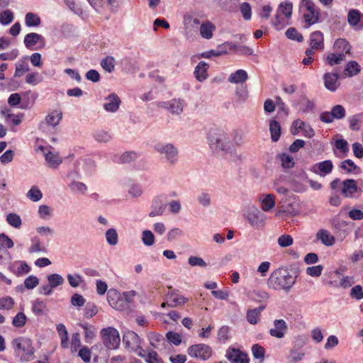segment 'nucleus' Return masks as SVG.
Listing matches in <instances>:
<instances>
[{"instance_id":"nucleus-34","label":"nucleus","mask_w":363,"mask_h":363,"mask_svg":"<svg viewBox=\"0 0 363 363\" xmlns=\"http://www.w3.org/2000/svg\"><path fill=\"white\" fill-rule=\"evenodd\" d=\"M265 308L264 306H261L257 308L249 310L247 313V321L251 324H256L258 321L260 313Z\"/></svg>"},{"instance_id":"nucleus-48","label":"nucleus","mask_w":363,"mask_h":363,"mask_svg":"<svg viewBox=\"0 0 363 363\" xmlns=\"http://www.w3.org/2000/svg\"><path fill=\"white\" fill-rule=\"evenodd\" d=\"M281 164L284 168L290 169L294 166V158L287 153H283L279 156Z\"/></svg>"},{"instance_id":"nucleus-13","label":"nucleus","mask_w":363,"mask_h":363,"mask_svg":"<svg viewBox=\"0 0 363 363\" xmlns=\"http://www.w3.org/2000/svg\"><path fill=\"white\" fill-rule=\"evenodd\" d=\"M150 345L155 349L162 352L169 347V342L160 334L150 333L147 334Z\"/></svg>"},{"instance_id":"nucleus-42","label":"nucleus","mask_w":363,"mask_h":363,"mask_svg":"<svg viewBox=\"0 0 363 363\" xmlns=\"http://www.w3.org/2000/svg\"><path fill=\"white\" fill-rule=\"evenodd\" d=\"M32 245L30 246L28 251L30 253L35 252H45L46 248L41 245L40 239L38 237H33L31 239Z\"/></svg>"},{"instance_id":"nucleus-56","label":"nucleus","mask_w":363,"mask_h":363,"mask_svg":"<svg viewBox=\"0 0 363 363\" xmlns=\"http://www.w3.org/2000/svg\"><path fill=\"white\" fill-rule=\"evenodd\" d=\"M199 203L203 207H208L211 204V195L207 192H201L197 196Z\"/></svg>"},{"instance_id":"nucleus-21","label":"nucleus","mask_w":363,"mask_h":363,"mask_svg":"<svg viewBox=\"0 0 363 363\" xmlns=\"http://www.w3.org/2000/svg\"><path fill=\"white\" fill-rule=\"evenodd\" d=\"M316 238L326 246H332L335 242V237L328 230L324 229L318 230Z\"/></svg>"},{"instance_id":"nucleus-52","label":"nucleus","mask_w":363,"mask_h":363,"mask_svg":"<svg viewBox=\"0 0 363 363\" xmlns=\"http://www.w3.org/2000/svg\"><path fill=\"white\" fill-rule=\"evenodd\" d=\"M285 34L286 36L291 40H297L298 42H302L303 40V35L294 28H288Z\"/></svg>"},{"instance_id":"nucleus-3","label":"nucleus","mask_w":363,"mask_h":363,"mask_svg":"<svg viewBox=\"0 0 363 363\" xmlns=\"http://www.w3.org/2000/svg\"><path fill=\"white\" fill-rule=\"evenodd\" d=\"M13 345L16 352H22L21 359L30 361L34 357V348L32 346L31 340L28 338L19 337L13 341Z\"/></svg>"},{"instance_id":"nucleus-63","label":"nucleus","mask_w":363,"mask_h":363,"mask_svg":"<svg viewBox=\"0 0 363 363\" xmlns=\"http://www.w3.org/2000/svg\"><path fill=\"white\" fill-rule=\"evenodd\" d=\"M335 147L344 155H346V153L349 151L348 143L344 139L337 140L335 141Z\"/></svg>"},{"instance_id":"nucleus-47","label":"nucleus","mask_w":363,"mask_h":363,"mask_svg":"<svg viewBox=\"0 0 363 363\" xmlns=\"http://www.w3.org/2000/svg\"><path fill=\"white\" fill-rule=\"evenodd\" d=\"M345 54L342 52L331 53L328 55L327 61L330 65H338L345 60Z\"/></svg>"},{"instance_id":"nucleus-27","label":"nucleus","mask_w":363,"mask_h":363,"mask_svg":"<svg viewBox=\"0 0 363 363\" xmlns=\"http://www.w3.org/2000/svg\"><path fill=\"white\" fill-rule=\"evenodd\" d=\"M186 301L187 298H186L185 297L172 293L168 294L167 296V306L174 308L184 304Z\"/></svg>"},{"instance_id":"nucleus-43","label":"nucleus","mask_w":363,"mask_h":363,"mask_svg":"<svg viewBox=\"0 0 363 363\" xmlns=\"http://www.w3.org/2000/svg\"><path fill=\"white\" fill-rule=\"evenodd\" d=\"M107 242L110 245H116L118 241V235L117 231L114 228H109L105 233Z\"/></svg>"},{"instance_id":"nucleus-14","label":"nucleus","mask_w":363,"mask_h":363,"mask_svg":"<svg viewBox=\"0 0 363 363\" xmlns=\"http://www.w3.org/2000/svg\"><path fill=\"white\" fill-rule=\"evenodd\" d=\"M121 103L118 96L113 93L105 98L104 108L108 112L114 113L118 110Z\"/></svg>"},{"instance_id":"nucleus-37","label":"nucleus","mask_w":363,"mask_h":363,"mask_svg":"<svg viewBox=\"0 0 363 363\" xmlns=\"http://www.w3.org/2000/svg\"><path fill=\"white\" fill-rule=\"evenodd\" d=\"M101 66L108 73L113 72L115 69V59L112 56H106L101 61Z\"/></svg>"},{"instance_id":"nucleus-16","label":"nucleus","mask_w":363,"mask_h":363,"mask_svg":"<svg viewBox=\"0 0 363 363\" xmlns=\"http://www.w3.org/2000/svg\"><path fill=\"white\" fill-rule=\"evenodd\" d=\"M123 342L125 345V347L130 349L131 350L135 347H138L141 344V340L133 331H127L123 334Z\"/></svg>"},{"instance_id":"nucleus-17","label":"nucleus","mask_w":363,"mask_h":363,"mask_svg":"<svg viewBox=\"0 0 363 363\" xmlns=\"http://www.w3.org/2000/svg\"><path fill=\"white\" fill-rule=\"evenodd\" d=\"M347 21L350 25L354 27L355 29H363V16L359 11L355 9L350 11Z\"/></svg>"},{"instance_id":"nucleus-58","label":"nucleus","mask_w":363,"mask_h":363,"mask_svg":"<svg viewBox=\"0 0 363 363\" xmlns=\"http://www.w3.org/2000/svg\"><path fill=\"white\" fill-rule=\"evenodd\" d=\"M166 340L169 344L172 343L175 345H179L182 342V338L179 333L169 331L166 334Z\"/></svg>"},{"instance_id":"nucleus-10","label":"nucleus","mask_w":363,"mask_h":363,"mask_svg":"<svg viewBox=\"0 0 363 363\" xmlns=\"http://www.w3.org/2000/svg\"><path fill=\"white\" fill-rule=\"evenodd\" d=\"M107 300L110 306L116 310L127 309V302L123 300L121 294L116 289H111L107 293Z\"/></svg>"},{"instance_id":"nucleus-45","label":"nucleus","mask_w":363,"mask_h":363,"mask_svg":"<svg viewBox=\"0 0 363 363\" xmlns=\"http://www.w3.org/2000/svg\"><path fill=\"white\" fill-rule=\"evenodd\" d=\"M69 188L71 191L75 193H79L82 194H84L87 191V186L85 184L73 181L69 184Z\"/></svg>"},{"instance_id":"nucleus-5","label":"nucleus","mask_w":363,"mask_h":363,"mask_svg":"<svg viewBox=\"0 0 363 363\" xmlns=\"http://www.w3.org/2000/svg\"><path fill=\"white\" fill-rule=\"evenodd\" d=\"M293 4L289 1L281 2L277 10L275 18L272 20V24L277 28H279L284 24V18L281 16L284 15L286 18H289L292 14Z\"/></svg>"},{"instance_id":"nucleus-32","label":"nucleus","mask_w":363,"mask_h":363,"mask_svg":"<svg viewBox=\"0 0 363 363\" xmlns=\"http://www.w3.org/2000/svg\"><path fill=\"white\" fill-rule=\"evenodd\" d=\"M269 131L272 141H278L281 135V125L279 123L275 120H272L269 123Z\"/></svg>"},{"instance_id":"nucleus-8","label":"nucleus","mask_w":363,"mask_h":363,"mask_svg":"<svg viewBox=\"0 0 363 363\" xmlns=\"http://www.w3.org/2000/svg\"><path fill=\"white\" fill-rule=\"evenodd\" d=\"M155 150L160 154L164 155L166 160L171 164H175L178 160V150L171 143L157 144Z\"/></svg>"},{"instance_id":"nucleus-20","label":"nucleus","mask_w":363,"mask_h":363,"mask_svg":"<svg viewBox=\"0 0 363 363\" xmlns=\"http://www.w3.org/2000/svg\"><path fill=\"white\" fill-rule=\"evenodd\" d=\"M338 74L337 73H325L324 74V83L326 89L334 91L339 86Z\"/></svg>"},{"instance_id":"nucleus-7","label":"nucleus","mask_w":363,"mask_h":363,"mask_svg":"<svg viewBox=\"0 0 363 363\" xmlns=\"http://www.w3.org/2000/svg\"><path fill=\"white\" fill-rule=\"evenodd\" d=\"M249 223L255 228H260L264 225L266 216L255 206H249L245 213Z\"/></svg>"},{"instance_id":"nucleus-59","label":"nucleus","mask_w":363,"mask_h":363,"mask_svg":"<svg viewBox=\"0 0 363 363\" xmlns=\"http://www.w3.org/2000/svg\"><path fill=\"white\" fill-rule=\"evenodd\" d=\"M331 113L334 118V119H341L345 116V110L342 105H336L335 106L332 110Z\"/></svg>"},{"instance_id":"nucleus-29","label":"nucleus","mask_w":363,"mask_h":363,"mask_svg":"<svg viewBox=\"0 0 363 363\" xmlns=\"http://www.w3.org/2000/svg\"><path fill=\"white\" fill-rule=\"evenodd\" d=\"M43 37L35 33L27 34L24 38V44L26 48H29L35 45L39 41L43 40Z\"/></svg>"},{"instance_id":"nucleus-30","label":"nucleus","mask_w":363,"mask_h":363,"mask_svg":"<svg viewBox=\"0 0 363 363\" xmlns=\"http://www.w3.org/2000/svg\"><path fill=\"white\" fill-rule=\"evenodd\" d=\"M32 311L37 315H45L49 311L46 303L39 299L34 301L32 306Z\"/></svg>"},{"instance_id":"nucleus-44","label":"nucleus","mask_w":363,"mask_h":363,"mask_svg":"<svg viewBox=\"0 0 363 363\" xmlns=\"http://www.w3.org/2000/svg\"><path fill=\"white\" fill-rule=\"evenodd\" d=\"M45 160L52 167H57L62 162V159L57 154L53 153L52 152H49L48 153L45 154Z\"/></svg>"},{"instance_id":"nucleus-26","label":"nucleus","mask_w":363,"mask_h":363,"mask_svg":"<svg viewBox=\"0 0 363 363\" xmlns=\"http://www.w3.org/2000/svg\"><path fill=\"white\" fill-rule=\"evenodd\" d=\"M208 65L205 62H200L195 68L194 75L199 82H203L207 78Z\"/></svg>"},{"instance_id":"nucleus-49","label":"nucleus","mask_w":363,"mask_h":363,"mask_svg":"<svg viewBox=\"0 0 363 363\" xmlns=\"http://www.w3.org/2000/svg\"><path fill=\"white\" fill-rule=\"evenodd\" d=\"M142 241L146 246H152L155 243V235L151 230H145L143 231Z\"/></svg>"},{"instance_id":"nucleus-64","label":"nucleus","mask_w":363,"mask_h":363,"mask_svg":"<svg viewBox=\"0 0 363 363\" xmlns=\"http://www.w3.org/2000/svg\"><path fill=\"white\" fill-rule=\"evenodd\" d=\"M323 267L322 265H317L313 267H308L306 269V273L311 277H319L322 274Z\"/></svg>"},{"instance_id":"nucleus-4","label":"nucleus","mask_w":363,"mask_h":363,"mask_svg":"<svg viewBox=\"0 0 363 363\" xmlns=\"http://www.w3.org/2000/svg\"><path fill=\"white\" fill-rule=\"evenodd\" d=\"M102 342L105 347L109 350L117 349L121 342L118 331L113 328L108 327L101 330Z\"/></svg>"},{"instance_id":"nucleus-61","label":"nucleus","mask_w":363,"mask_h":363,"mask_svg":"<svg viewBox=\"0 0 363 363\" xmlns=\"http://www.w3.org/2000/svg\"><path fill=\"white\" fill-rule=\"evenodd\" d=\"M188 263L193 267L198 266L201 267H205L207 266V264L202 258L196 256L189 257Z\"/></svg>"},{"instance_id":"nucleus-50","label":"nucleus","mask_w":363,"mask_h":363,"mask_svg":"<svg viewBox=\"0 0 363 363\" xmlns=\"http://www.w3.org/2000/svg\"><path fill=\"white\" fill-rule=\"evenodd\" d=\"M111 135L108 131L105 130H97L94 133V138L99 143H107L111 140Z\"/></svg>"},{"instance_id":"nucleus-1","label":"nucleus","mask_w":363,"mask_h":363,"mask_svg":"<svg viewBox=\"0 0 363 363\" xmlns=\"http://www.w3.org/2000/svg\"><path fill=\"white\" fill-rule=\"evenodd\" d=\"M296 277L291 274L286 267L274 270L267 279V285L274 290L289 291L296 283Z\"/></svg>"},{"instance_id":"nucleus-23","label":"nucleus","mask_w":363,"mask_h":363,"mask_svg":"<svg viewBox=\"0 0 363 363\" xmlns=\"http://www.w3.org/2000/svg\"><path fill=\"white\" fill-rule=\"evenodd\" d=\"M259 200L262 210L264 211H269L275 206V196L272 194L263 195Z\"/></svg>"},{"instance_id":"nucleus-9","label":"nucleus","mask_w":363,"mask_h":363,"mask_svg":"<svg viewBox=\"0 0 363 363\" xmlns=\"http://www.w3.org/2000/svg\"><path fill=\"white\" fill-rule=\"evenodd\" d=\"M188 353L191 357L206 360L211 357L213 351L211 347L207 345L196 344L188 348Z\"/></svg>"},{"instance_id":"nucleus-12","label":"nucleus","mask_w":363,"mask_h":363,"mask_svg":"<svg viewBox=\"0 0 363 363\" xmlns=\"http://www.w3.org/2000/svg\"><path fill=\"white\" fill-rule=\"evenodd\" d=\"M225 357L231 363H249L247 354L235 348H228L226 350Z\"/></svg>"},{"instance_id":"nucleus-60","label":"nucleus","mask_w":363,"mask_h":363,"mask_svg":"<svg viewBox=\"0 0 363 363\" xmlns=\"http://www.w3.org/2000/svg\"><path fill=\"white\" fill-rule=\"evenodd\" d=\"M138 158V154L133 151L124 152L120 157L122 163H129Z\"/></svg>"},{"instance_id":"nucleus-51","label":"nucleus","mask_w":363,"mask_h":363,"mask_svg":"<svg viewBox=\"0 0 363 363\" xmlns=\"http://www.w3.org/2000/svg\"><path fill=\"white\" fill-rule=\"evenodd\" d=\"M27 196L31 201L36 202L42 199L43 194L36 186H33L27 193Z\"/></svg>"},{"instance_id":"nucleus-62","label":"nucleus","mask_w":363,"mask_h":363,"mask_svg":"<svg viewBox=\"0 0 363 363\" xmlns=\"http://www.w3.org/2000/svg\"><path fill=\"white\" fill-rule=\"evenodd\" d=\"M350 296L352 298L360 300L363 298V289L360 285H356L351 289Z\"/></svg>"},{"instance_id":"nucleus-22","label":"nucleus","mask_w":363,"mask_h":363,"mask_svg":"<svg viewBox=\"0 0 363 363\" xmlns=\"http://www.w3.org/2000/svg\"><path fill=\"white\" fill-rule=\"evenodd\" d=\"M309 45L312 48H315L316 50H323V35L320 31H315L310 35Z\"/></svg>"},{"instance_id":"nucleus-18","label":"nucleus","mask_w":363,"mask_h":363,"mask_svg":"<svg viewBox=\"0 0 363 363\" xmlns=\"http://www.w3.org/2000/svg\"><path fill=\"white\" fill-rule=\"evenodd\" d=\"M333 165L330 160H325L323 162L315 164L313 167V172L320 176H325L330 173L333 170Z\"/></svg>"},{"instance_id":"nucleus-33","label":"nucleus","mask_w":363,"mask_h":363,"mask_svg":"<svg viewBox=\"0 0 363 363\" xmlns=\"http://www.w3.org/2000/svg\"><path fill=\"white\" fill-rule=\"evenodd\" d=\"M334 49L337 52H342L345 55L349 54L351 47L349 43L345 39H337L334 43Z\"/></svg>"},{"instance_id":"nucleus-15","label":"nucleus","mask_w":363,"mask_h":363,"mask_svg":"<svg viewBox=\"0 0 363 363\" xmlns=\"http://www.w3.org/2000/svg\"><path fill=\"white\" fill-rule=\"evenodd\" d=\"M288 329V325L283 319L275 320L274 328H271L269 333L272 336L277 338H281L284 336Z\"/></svg>"},{"instance_id":"nucleus-36","label":"nucleus","mask_w":363,"mask_h":363,"mask_svg":"<svg viewBox=\"0 0 363 363\" xmlns=\"http://www.w3.org/2000/svg\"><path fill=\"white\" fill-rule=\"evenodd\" d=\"M360 72V66L355 61H350L346 65L344 74L348 77H352Z\"/></svg>"},{"instance_id":"nucleus-41","label":"nucleus","mask_w":363,"mask_h":363,"mask_svg":"<svg viewBox=\"0 0 363 363\" xmlns=\"http://www.w3.org/2000/svg\"><path fill=\"white\" fill-rule=\"evenodd\" d=\"M6 221L15 228H20L22 225L21 217L14 213H10L6 216Z\"/></svg>"},{"instance_id":"nucleus-2","label":"nucleus","mask_w":363,"mask_h":363,"mask_svg":"<svg viewBox=\"0 0 363 363\" xmlns=\"http://www.w3.org/2000/svg\"><path fill=\"white\" fill-rule=\"evenodd\" d=\"M208 142L213 150H225L229 148V143L225 133L216 128H211L208 133Z\"/></svg>"},{"instance_id":"nucleus-25","label":"nucleus","mask_w":363,"mask_h":363,"mask_svg":"<svg viewBox=\"0 0 363 363\" xmlns=\"http://www.w3.org/2000/svg\"><path fill=\"white\" fill-rule=\"evenodd\" d=\"M215 30L216 26L210 21L203 22L200 26V34L205 39H211Z\"/></svg>"},{"instance_id":"nucleus-39","label":"nucleus","mask_w":363,"mask_h":363,"mask_svg":"<svg viewBox=\"0 0 363 363\" xmlns=\"http://www.w3.org/2000/svg\"><path fill=\"white\" fill-rule=\"evenodd\" d=\"M25 23L28 27L38 26L41 21L37 14L29 12L26 15Z\"/></svg>"},{"instance_id":"nucleus-24","label":"nucleus","mask_w":363,"mask_h":363,"mask_svg":"<svg viewBox=\"0 0 363 363\" xmlns=\"http://www.w3.org/2000/svg\"><path fill=\"white\" fill-rule=\"evenodd\" d=\"M200 24V21L197 18H193L191 16L184 17L185 35L187 38L191 35L192 28H197Z\"/></svg>"},{"instance_id":"nucleus-11","label":"nucleus","mask_w":363,"mask_h":363,"mask_svg":"<svg viewBox=\"0 0 363 363\" xmlns=\"http://www.w3.org/2000/svg\"><path fill=\"white\" fill-rule=\"evenodd\" d=\"M184 105V101L181 99H173L169 101H160L158 103V107L164 108L175 115L182 113Z\"/></svg>"},{"instance_id":"nucleus-19","label":"nucleus","mask_w":363,"mask_h":363,"mask_svg":"<svg viewBox=\"0 0 363 363\" xmlns=\"http://www.w3.org/2000/svg\"><path fill=\"white\" fill-rule=\"evenodd\" d=\"M342 194L345 197H351L358 190L357 182L354 179H347L342 182Z\"/></svg>"},{"instance_id":"nucleus-54","label":"nucleus","mask_w":363,"mask_h":363,"mask_svg":"<svg viewBox=\"0 0 363 363\" xmlns=\"http://www.w3.org/2000/svg\"><path fill=\"white\" fill-rule=\"evenodd\" d=\"M26 319V315L22 312H19L13 318L12 324L16 328H21L25 325Z\"/></svg>"},{"instance_id":"nucleus-35","label":"nucleus","mask_w":363,"mask_h":363,"mask_svg":"<svg viewBox=\"0 0 363 363\" xmlns=\"http://www.w3.org/2000/svg\"><path fill=\"white\" fill-rule=\"evenodd\" d=\"M342 169L345 170L347 173H359L360 168L357 167L352 160H346L342 162L340 164Z\"/></svg>"},{"instance_id":"nucleus-38","label":"nucleus","mask_w":363,"mask_h":363,"mask_svg":"<svg viewBox=\"0 0 363 363\" xmlns=\"http://www.w3.org/2000/svg\"><path fill=\"white\" fill-rule=\"evenodd\" d=\"M305 354L298 351L297 349L293 348L289 351L286 357V359L290 363H297L301 361L304 357Z\"/></svg>"},{"instance_id":"nucleus-53","label":"nucleus","mask_w":363,"mask_h":363,"mask_svg":"<svg viewBox=\"0 0 363 363\" xmlns=\"http://www.w3.org/2000/svg\"><path fill=\"white\" fill-rule=\"evenodd\" d=\"M145 360L147 363H164L162 359L160 358L157 352L152 350H147V354Z\"/></svg>"},{"instance_id":"nucleus-28","label":"nucleus","mask_w":363,"mask_h":363,"mask_svg":"<svg viewBox=\"0 0 363 363\" xmlns=\"http://www.w3.org/2000/svg\"><path fill=\"white\" fill-rule=\"evenodd\" d=\"M152 211L149 213L150 217H155L162 215L166 206L160 199H155L152 204Z\"/></svg>"},{"instance_id":"nucleus-40","label":"nucleus","mask_w":363,"mask_h":363,"mask_svg":"<svg viewBox=\"0 0 363 363\" xmlns=\"http://www.w3.org/2000/svg\"><path fill=\"white\" fill-rule=\"evenodd\" d=\"M48 284L52 288L62 285L65 280L63 277L58 274H52L48 276Z\"/></svg>"},{"instance_id":"nucleus-46","label":"nucleus","mask_w":363,"mask_h":363,"mask_svg":"<svg viewBox=\"0 0 363 363\" xmlns=\"http://www.w3.org/2000/svg\"><path fill=\"white\" fill-rule=\"evenodd\" d=\"M61 118H62V113L57 111H54L51 112L45 118V121L48 124L52 125V126H55L59 123Z\"/></svg>"},{"instance_id":"nucleus-31","label":"nucleus","mask_w":363,"mask_h":363,"mask_svg":"<svg viewBox=\"0 0 363 363\" xmlns=\"http://www.w3.org/2000/svg\"><path fill=\"white\" fill-rule=\"evenodd\" d=\"M247 73L243 69H238L235 72L232 73L229 77L228 81L231 83H242L247 79Z\"/></svg>"},{"instance_id":"nucleus-55","label":"nucleus","mask_w":363,"mask_h":363,"mask_svg":"<svg viewBox=\"0 0 363 363\" xmlns=\"http://www.w3.org/2000/svg\"><path fill=\"white\" fill-rule=\"evenodd\" d=\"M240 10L243 18L246 21L251 19L252 10L250 4L244 2L240 4Z\"/></svg>"},{"instance_id":"nucleus-6","label":"nucleus","mask_w":363,"mask_h":363,"mask_svg":"<svg viewBox=\"0 0 363 363\" xmlns=\"http://www.w3.org/2000/svg\"><path fill=\"white\" fill-rule=\"evenodd\" d=\"M303 1L305 7L303 18L306 23V28H308L318 21L320 9L311 0Z\"/></svg>"},{"instance_id":"nucleus-57","label":"nucleus","mask_w":363,"mask_h":363,"mask_svg":"<svg viewBox=\"0 0 363 363\" xmlns=\"http://www.w3.org/2000/svg\"><path fill=\"white\" fill-rule=\"evenodd\" d=\"M13 14L10 10H5L0 13V23L2 25H8L13 21Z\"/></svg>"}]
</instances>
